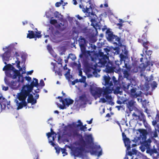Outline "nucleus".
Segmentation results:
<instances>
[{
	"mask_svg": "<svg viewBox=\"0 0 159 159\" xmlns=\"http://www.w3.org/2000/svg\"><path fill=\"white\" fill-rule=\"evenodd\" d=\"M105 81V85L106 87L104 89H103L102 95L103 96L105 95L109 94L112 93V91L114 89V87L112 81H111V77L109 76L105 75L103 76Z\"/></svg>",
	"mask_w": 159,
	"mask_h": 159,
	"instance_id": "obj_1",
	"label": "nucleus"
},
{
	"mask_svg": "<svg viewBox=\"0 0 159 159\" xmlns=\"http://www.w3.org/2000/svg\"><path fill=\"white\" fill-rule=\"evenodd\" d=\"M18 98L21 102H19L18 100H15V102L18 106L17 109L19 110L27 106V103L25 100L26 98L29 95L21 91L18 94Z\"/></svg>",
	"mask_w": 159,
	"mask_h": 159,
	"instance_id": "obj_2",
	"label": "nucleus"
},
{
	"mask_svg": "<svg viewBox=\"0 0 159 159\" xmlns=\"http://www.w3.org/2000/svg\"><path fill=\"white\" fill-rule=\"evenodd\" d=\"M34 80L32 81L30 84L23 85L21 91L29 95L33 90L34 87H38L39 85L38 80L36 78H34Z\"/></svg>",
	"mask_w": 159,
	"mask_h": 159,
	"instance_id": "obj_3",
	"label": "nucleus"
},
{
	"mask_svg": "<svg viewBox=\"0 0 159 159\" xmlns=\"http://www.w3.org/2000/svg\"><path fill=\"white\" fill-rule=\"evenodd\" d=\"M6 75L7 77L12 78L13 79H16L17 77H18V82H21L22 83H24V78L18 70H16V72L12 70L7 71L6 72Z\"/></svg>",
	"mask_w": 159,
	"mask_h": 159,
	"instance_id": "obj_4",
	"label": "nucleus"
},
{
	"mask_svg": "<svg viewBox=\"0 0 159 159\" xmlns=\"http://www.w3.org/2000/svg\"><path fill=\"white\" fill-rule=\"evenodd\" d=\"M68 136L75 139L76 138H79L80 140V144L84 145L85 144V142L83 138L82 135L80 134L78 131L77 130H74L70 133H68Z\"/></svg>",
	"mask_w": 159,
	"mask_h": 159,
	"instance_id": "obj_5",
	"label": "nucleus"
},
{
	"mask_svg": "<svg viewBox=\"0 0 159 159\" xmlns=\"http://www.w3.org/2000/svg\"><path fill=\"white\" fill-rule=\"evenodd\" d=\"M98 57L99 60L98 63L100 64L101 66L104 67L107 64L108 57L106 55H104L103 52H99Z\"/></svg>",
	"mask_w": 159,
	"mask_h": 159,
	"instance_id": "obj_6",
	"label": "nucleus"
},
{
	"mask_svg": "<svg viewBox=\"0 0 159 159\" xmlns=\"http://www.w3.org/2000/svg\"><path fill=\"white\" fill-rule=\"evenodd\" d=\"M91 94L93 96L100 97L103 93V89L102 88L94 86H91L90 88Z\"/></svg>",
	"mask_w": 159,
	"mask_h": 159,
	"instance_id": "obj_7",
	"label": "nucleus"
},
{
	"mask_svg": "<svg viewBox=\"0 0 159 159\" xmlns=\"http://www.w3.org/2000/svg\"><path fill=\"white\" fill-rule=\"evenodd\" d=\"M112 81L113 84H114L113 86L114 87V93L115 94H121L122 93V91H120L121 87L120 85L119 84V82L116 80V78L114 76L112 77Z\"/></svg>",
	"mask_w": 159,
	"mask_h": 159,
	"instance_id": "obj_8",
	"label": "nucleus"
},
{
	"mask_svg": "<svg viewBox=\"0 0 159 159\" xmlns=\"http://www.w3.org/2000/svg\"><path fill=\"white\" fill-rule=\"evenodd\" d=\"M81 144V145L80 147H77L75 148L73 152L74 155L76 156H82L83 155V152L85 151V148L84 147L86 145L85 143V145Z\"/></svg>",
	"mask_w": 159,
	"mask_h": 159,
	"instance_id": "obj_9",
	"label": "nucleus"
},
{
	"mask_svg": "<svg viewBox=\"0 0 159 159\" xmlns=\"http://www.w3.org/2000/svg\"><path fill=\"white\" fill-rule=\"evenodd\" d=\"M4 80L5 83L12 89H17L19 87V85H17L18 82H19L18 81L12 80L10 81L9 79L6 78H4Z\"/></svg>",
	"mask_w": 159,
	"mask_h": 159,
	"instance_id": "obj_10",
	"label": "nucleus"
},
{
	"mask_svg": "<svg viewBox=\"0 0 159 159\" xmlns=\"http://www.w3.org/2000/svg\"><path fill=\"white\" fill-rule=\"evenodd\" d=\"M132 116L134 117V119L135 120L142 121L143 124H144L146 122V117L142 111H140L139 115H137L135 113H134L132 114Z\"/></svg>",
	"mask_w": 159,
	"mask_h": 159,
	"instance_id": "obj_11",
	"label": "nucleus"
},
{
	"mask_svg": "<svg viewBox=\"0 0 159 159\" xmlns=\"http://www.w3.org/2000/svg\"><path fill=\"white\" fill-rule=\"evenodd\" d=\"M89 2V4H90V5L89 7H88L87 6L86 7V8L85 9L84 8H82V6L81 5H80L79 7L81 8H82V11L84 12H87L88 13H89V14H90V15L93 16H95L96 17H97V16L96 15L93 13V11H92L91 12H90L89 11V9H91V10L93 9V4H91V3L90 2V1H89L88 2Z\"/></svg>",
	"mask_w": 159,
	"mask_h": 159,
	"instance_id": "obj_12",
	"label": "nucleus"
},
{
	"mask_svg": "<svg viewBox=\"0 0 159 159\" xmlns=\"http://www.w3.org/2000/svg\"><path fill=\"white\" fill-rule=\"evenodd\" d=\"M106 33L107 34V37L108 41L117 44L116 42H114V39L116 35L113 34V32L110 31V29L107 30Z\"/></svg>",
	"mask_w": 159,
	"mask_h": 159,
	"instance_id": "obj_13",
	"label": "nucleus"
},
{
	"mask_svg": "<svg viewBox=\"0 0 159 159\" xmlns=\"http://www.w3.org/2000/svg\"><path fill=\"white\" fill-rule=\"evenodd\" d=\"M8 47H6V49H8L7 51H6L2 55L3 59L6 61L9 60L11 57V51L8 49Z\"/></svg>",
	"mask_w": 159,
	"mask_h": 159,
	"instance_id": "obj_14",
	"label": "nucleus"
},
{
	"mask_svg": "<svg viewBox=\"0 0 159 159\" xmlns=\"http://www.w3.org/2000/svg\"><path fill=\"white\" fill-rule=\"evenodd\" d=\"M149 153L154 159L158 158L159 157V153L156 149L153 148L149 150Z\"/></svg>",
	"mask_w": 159,
	"mask_h": 159,
	"instance_id": "obj_15",
	"label": "nucleus"
},
{
	"mask_svg": "<svg viewBox=\"0 0 159 159\" xmlns=\"http://www.w3.org/2000/svg\"><path fill=\"white\" fill-rule=\"evenodd\" d=\"M136 88H132L130 90L131 95L133 98H136L137 97L141 96L142 93L141 91L139 92V93L136 92Z\"/></svg>",
	"mask_w": 159,
	"mask_h": 159,
	"instance_id": "obj_16",
	"label": "nucleus"
},
{
	"mask_svg": "<svg viewBox=\"0 0 159 159\" xmlns=\"http://www.w3.org/2000/svg\"><path fill=\"white\" fill-rule=\"evenodd\" d=\"M27 99V102L28 103H31L32 105H33L37 103L36 99H34L32 94L30 93Z\"/></svg>",
	"mask_w": 159,
	"mask_h": 159,
	"instance_id": "obj_17",
	"label": "nucleus"
},
{
	"mask_svg": "<svg viewBox=\"0 0 159 159\" xmlns=\"http://www.w3.org/2000/svg\"><path fill=\"white\" fill-rule=\"evenodd\" d=\"M52 64H53V70L55 71V73H57V74L60 76L62 75V70L61 68L58 67L57 66L55 65L54 64L53 62H52Z\"/></svg>",
	"mask_w": 159,
	"mask_h": 159,
	"instance_id": "obj_18",
	"label": "nucleus"
},
{
	"mask_svg": "<svg viewBox=\"0 0 159 159\" xmlns=\"http://www.w3.org/2000/svg\"><path fill=\"white\" fill-rule=\"evenodd\" d=\"M123 141L125 143V146L126 147L127 150L128 151L130 150L131 148L130 145L131 142L129 139V138H126Z\"/></svg>",
	"mask_w": 159,
	"mask_h": 159,
	"instance_id": "obj_19",
	"label": "nucleus"
},
{
	"mask_svg": "<svg viewBox=\"0 0 159 159\" xmlns=\"http://www.w3.org/2000/svg\"><path fill=\"white\" fill-rule=\"evenodd\" d=\"M85 43V39L84 38L81 36L79 39V45L80 48H84Z\"/></svg>",
	"mask_w": 159,
	"mask_h": 159,
	"instance_id": "obj_20",
	"label": "nucleus"
},
{
	"mask_svg": "<svg viewBox=\"0 0 159 159\" xmlns=\"http://www.w3.org/2000/svg\"><path fill=\"white\" fill-rule=\"evenodd\" d=\"M135 103V102L134 101L131 100L129 101L128 103H126L127 107L130 111L133 110V107H134Z\"/></svg>",
	"mask_w": 159,
	"mask_h": 159,
	"instance_id": "obj_21",
	"label": "nucleus"
},
{
	"mask_svg": "<svg viewBox=\"0 0 159 159\" xmlns=\"http://www.w3.org/2000/svg\"><path fill=\"white\" fill-rule=\"evenodd\" d=\"M85 139L87 143L91 144L93 143V139L91 134L86 135L85 136Z\"/></svg>",
	"mask_w": 159,
	"mask_h": 159,
	"instance_id": "obj_22",
	"label": "nucleus"
},
{
	"mask_svg": "<svg viewBox=\"0 0 159 159\" xmlns=\"http://www.w3.org/2000/svg\"><path fill=\"white\" fill-rule=\"evenodd\" d=\"M122 63V62L120 61H119L118 60H116L115 61V64L116 66L114 68L117 71L120 72L121 70V69L120 67V65Z\"/></svg>",
	"mask_w": 159,
	"mask_h": 159,
	"instance_id": "obj_23",
	"label": "nucleus"
},
{
	"mask_svg": "<svg viewBox=\"0 0 159 159\" xmlns=\"http://www.w3.org/2000/svg\"><path fill=\"white\" fill-rule=\"evenodd\" d=\"M64 100L65 103V105L68 107L70 105L72 104L74 102V100L70 98H65Z\"/></svg>",
	"mask_w": 159,
	"mask_h": 159,
	"instance_id": "obj_24",
	"label": "nucleus"
},
{
	"mask_svg": "<svg viewBox=\"0 0 159 159\" xmlns=\"http://www.w3.org/2000/svg\"><path fill=\"white\" fill-rule=\"evenodd\" d=\"M138 131L143 135L144 138H146L148 133L146 130L144 129H139Z\"/></svg>",
	"mask_w": 159,
	"mask_h": 159,
	"instance_id": "obj_25",
	"label": "nucleus"
},
{
	"mask_svg": "<svg viewBox=\"0 0 159 159\" xmlns=\"http://www.w3.org/2000/svg\"><path fill=\"white\" fill-rule=\"evenodd\" d=\"M29 33L27 34V37L30 39L35 38L34 32L33 31H28Z\"/></svg>",
	"mask_w": 159,
	"mask_h": 159,
	"instance_id": "obj_26",
	"label": "nucleus"
},
{
	"mask_svg": "<svg viewBox=\"0 0 159 159\" xmlns=\"http://www.w3.org/2000/svg\"><path fill=\"white\" fill-rule=\"evenodd\" d=\"M122 71L123 73L124 76V78H127V79H129V74L128 72V70H125L124 69H122Z\"/></svg>",
	"mask_w": 159,
	"mask_h": 159,
	"instance_id": "obj_27",
	"label": "nucleus"
},
{
	"mask_svg": "<svg viewBox=\"0 0 159 159\" xmlns=\"http://www.w3.org/2000/svg\"><path fill=\"white\" fill-rule=\"evenodd\" d=\"M107 73H110L113 72L114 69L111 66H110L106 65V68L105 69Z\"/></svg>",
	"mask_w": 159,
	"mask_h": 159,
	"instance_id": "obj_28",
	"label": "nucleus"
},
{
	"mask_svg": "<svg viewBox=\"0 0 159 159\" xmlns=\"http://www.w3.org/2000/svg\"><path fill=\"white\" fill-rule=\"evenodd\" d=\"M16 59L17 60L16 61V63L17 64L16 67L19 69V71H22V69L20 66V61L19 60V59L18 57H16Z\"/></svg>",
	"mask_w": 159,
	"mask_h": 159,
	"instance_id": "obj_29",
	"label": "nucleus"
},
{
	"mask_svg": "<svg viewBox=\"0 0 159 159\" xmlns=\"http://www.w3.org/2000/svg\"><path fill=\"white\" fill-rule=\"evenodd\" d=\"M80 100L84 102H86L87 98L85 95H83L80 97Z\"/></svg>",
	"mask_w": 159,
	"mask_h": 159,
	"instance_id": "obj_30",
	"label": "nucleus"
},
{
	"mask_svg": "<svg viewBox=\"0 0 159 159\" xmlns=\"http://www.w3.org/2000/svg\"><path fill=\"white\" fill-rule=\"evenodd\" d=\"M120 61L122 62V61H124V62H125V59L127 57L126 56H125L123 54L121 53L120 55Z\"/></svg>",
	"mask_w": 159,
	"mask_h": 159,
	"instance_id": "obj_31",
	"label": "nucleus"
},
{
	"mask_svg": "<svg viewBox=\"0 0 159 159\" xmlns=\"http://www.w3.org/2000/svg\"><path fill=\"white\" fill-rule=\"evenodd\" d=\"M124 66H123V67H125L126 68V70H128V71H129L131 70L130 66L128 62L125 63V62H124Z\"/></svg>",
	"mask_w": 159,
	"mask_h": 159,
	"instance_id": "obj_32",
	"label": "nucleus"
},
{
	"mask_svg": "<svg viewBox=\"0 0 159 159\" xmlns=\"http://www.w3.org/2000/svg\"><path fill=\"white\" fill-rule=\"evenodd\" d=\"M146 35V34H143L142 36V38H143V37L144 39L145 40H144L143 39H139L138 40V41L139 43H142V44H143V43H144L145 42V41L146 40V38H145V36Z\"/></svg>",
	"mask_w": 159,
	"mask_h": 159,
	"instance_id": "obj_33",
	"label": "nucleus"
},
{
	"mask_svg": "<svg viewBox=\"0 0 159 159\" xmlns=\"http://www.w3.org/2000/svg\"><path fill=\"white\" fill-rule=\"evenodd\" d=\"M157 82L155 81H154L151 84V86L152 88V90H153L157 87Z\"/></svg>",
	"mask_w": 159,
	"mask_h": 159,
	"instance_id": "obj_34",
	"label": "nucleus"
},
{
	"mask_svg": "<svg viewBox=\"0 0 159 159\" xmlns=\"http://www.w3.org/2000/svg\"><path fill=\"white\" fill-rule=\"evenodd\" d=\"M60 102H62V103L63 105H61L60 106L59 108L61 109H64L65 108H66V107H65L66 105H65V102L63 100L61 99V100H60Z\"/></svg>",
	"mask_w": 159,
	"mask_h": 159,
	"instance_id": "obj_35",
	"label": "nucleus"
},
{
	"mask_svg": "<svg viewBox=\"0 0 159 159\" xmlns=\"http://www.w3.org/2000/svg\"><path fill=\"white\" fill-rule=\"evenodd\" d=\"M35 33L36 34H35V38H39L41 37L42 35L41 34V32L40 31L35 32Z\"/></svg>",
	"mask_w": 159,
	"mask_h": 159,
	"instance_id": "obj_36",
	"label": "nucleus"
},
{
	"mask_svg": "<svg viewBox=\"0 0 159 159\" xmlns=\"http://www.w3.org/2000/svg\"><path fill=\"white\" fill-rule=\"evenodd\" d=\"M149 43L148 41H147L145 42L144 43H143V44H142L143 46L145 48L146 50H148V44Z\"/></svg>",
	"mask_w": 159,
	"mask_h": 159,
	"instance_id": "obj_37",
	"label": "nucleus"
},
{
	"mask_svg": "<svg viewBox=\"0 0 159 159\" xmlns=\"http://www.w3.org/2000/svg\"><path fill=\"white\" fill-rule=\"evenodd\" d=\"M6 99L3 97L2 96H0V102L3 105V103H5L6 102Z\"/></svg>",
	"mask_w": 159,
	"mask_h": 159,
	"instance_id": "obj_38",
	"label": "nucleus"
},
{
	"mask_svg": "<svg viewBox=\"0 0 159 159\" xmlns=\"http://www.w3.org/2000/svg\"><path fill=\"white\" fill-rule=\"evenodd\" d=\"M86 125H81V126L80 128V129L81 131H85L87 129V127H86Z\"/></svg>",
	"mask_w": 159,
	"mask_h": 159,
	"instance_id": "obj_39",
	"label": "nucleus"
},
{
	"mask_svg": "<svg viewBox=\"0 0 159 159\" xmlns=\"http://www.w3.org/2000/svg\"><path fill=\"white\" fill-rule=\"evenodd\" d=\"M70 70L69 69H68V71L66 72L65 74V75L67 79L70 78Z\"/></svg>",
	"mask_w": 159,
	"mask_h": 159,
	"instance_id": "obj_40",
	"label": "nucleus"
},
{
	"mask_svg": "<svg viewBox=\"0 0 159 159\" xmlns=\"http://www.w3.org/2000/svg\"><path fill=\"white\" fill-rule=\"evenodd\" d=\"M61 152L62 154H63V156H65L67 154V152H66V149L65 148H61Z\"/></svg>",
	"mask_w": 159,
	"mask_h": 159,
	"instance_id": "obj_41",
	"label": "nucleus"
},
{
	"mask_svg": "<svg viewBox=\"0 0 159 159\" xmlns=\"http://www.w3.org/2000/svg\"><path fill=\"white\" fill-rule=\"evenodd\" d=\"M115 40H114V42L115 41H116L118 43H120V38L118 37L116 35L115 37Z\"/></svg>",
	"mask_w": 159,
	"mask_h": 159,
	"instance_id": "obj_42",
	"label": "nucleus"
},
{
	"mask_svg": "<svg viewBox=\"0 0 159 159\" xmlns=\"http://www.w3.org/2000/svg\"><path fill=\"white\" fill-rule=\"evenodd\" d=\"M104 52L106 53L107 55H109V53L110 51V48L108 47V48H106L104 49Z\"/></svg>",
	"mask_w": 159,
	"mask_h": 159,
	"instance_id": "obj_43",
	"label": "nucleus"
},
{
	"mask_svg": "<svg viewBox=\"0 0 159 159\" xmlns=\"http://www.w3.org/2000/svg\"><path fill=\"white\" fill-rule=\"evenodd\" d=\"M78 122L79 123V124H75L74 125L75 127H78L80 126L81 125H82L83 123L80 120H78Z\"/></svg>",
	"mask_w": 159,
	"mask_h": 159,
	"instance_id": "obj_44",
	"label": "nucleus"
},
{
	"mask_svg": "<svg viewBox=\"0 0 159 159\" xmlns=\"http://www.w3.org/2000/svg\"><path fill=\"white\" fill-rule=\"evenodd\" d=\"M57 23V20L55 19H51L50 20V23L52 25H54Z\"/></svg>",
	"mask_w": 159,
	"mask_h": 159,
	"instance_id": "obj_45",
	"label": "nucleus"
},
{
	"mask_svg": "<svg viewBox=\"0 0 159 159\" xmlns=\"http://www.w3.org/2000/svg\"><path fill=\"white\" fill-rule=\"evenodd\" d=\"M58 61H59L58 62V64H60L61 65V68L62 66V60L61 58L59 57L58 59Z\"/></svg>",
	"mask_w": 159,
	"mask_h": 159,
	"instance_id": "obj_46",
	"label": "nucleus"
},
{
	"mask_svg": "<svg viewBox=\"0 0 159 159\" xmlns=\"http://www.w3.org/2000/svg\"><path fill=\"white\" fill-rule=\"evenodd\" d=\"M61 148H60L55 147V149L56 150V152L57 154H59L60 152V150H61Z\"/></svg>",
	"mask_w": 159,
	"mask_h": 159,
	"instance_id": "obj_47",
	"label": "nucleus"
},
{
	"mask_svg": "<svg viewBox=\"0 0 159 159\" xmlns=\"http://www.w3.org/2000/svg\"><path fill=\"white\" fill-rule=\"evenodd\" d=\"M145 52H146V54L148 56L150 55L152 53V51H151V50H146Z\"/></svg>",
	"mask_w": 159,
	"mask_h": 159,
	"instance_id": "obj_48",
	"label": "nucleus"
},
{
	"mask_svg": "<svg viewBox=\"0 0 159 159\" xmlns=\"http://www.w3.org/2000/svg\"><path fill=\"white\" fill-rule=\"evenodd\" d=\"M105 96L106 99L107 100H111L112 98L111 96H110L109 94L106 95Z\"/></svg>",
	"mask_w": 159,
	"mask_h": 159,
	"instance_id": "obj_49",
	"label": "nucleus"
},
{
	"mask_svg": "<svg viewBox=\"0 0 159 159\" xmlns=\"http://www.w3.org/2000/svg\"><path fill=\"white\" fill-rule=\"evenodd\" d=\"M117 26H118V28L120 29L121 30L122 29V27L123 26V24L122 23H118L117 24Z\"/></svg>",
	"mask_w": 159,
	"mask_h": 159,
	"instance_id": "obj_50",
	"label": "nucleus"
},
{
	"mask_svg": "<svg viewBox=\"0 0 159 159\" xmlns=\"http://www.w3.org/2000/svg\"><path fill=\"white\" fill-rule=\"evenodd\" d=\"M40 85L42 87H43L45 85L44 83L43 80H41L40 81Z\"/></svg>",
	"mask_w": 159,
	"mask_h": 159,
	"instance_id": "obj_51",
	"label": "nucleus"
},
{
	"mask_svg": "<svg viewBox=\"0 0 159 159\" xmlns=\"http://www.w3.org/2000/svg\"><path fill=\"white\" fill-rule=\"evenodd\" d=\"M24 78V79L25 78L26 80H27L28 82H30L31 80V78L30 76H25V78Z\"/></svg>",
	"mask_w": 159,
	"mask_h": 159,
	"instance_id": "obj_52",
	"label": "nucleus"
},
{
	"mask_svg": "<svg viewBox=\"0 0 159 159\" xmlns=\"http://www.w3.org/2000/svg\"><path fill=\"white\" fill-rule=\"evenodd\" d=\"M122 135L123 140L125 139L126 138H127L126 135L125 134V133L124 132L122 133Z\"/></svg>",
	"mask_w": 159,
	"mask_h": 159,
	"instance_id": "obj_53",
	"label": "nucleus"
},
{
	"mask_svg": "<svg viewBox=\"0 0 159 159\" xmlns=\"http://www.w3.org/2000/svg\"><path fill=\"white\" fill-rule=\"evenodd\" d=\"M11 67L12 65L10 64H8L7 65V69L8 71L10 70H11Z\"/></svg>",
	"mask_w": 159,
	"mask_h": 159,
	"instance_id": "obj_54",
	"label": "nucleus"
},
{
	"mask_svg": "<svg viewBox=\"0 0 159 159\" xmlns=\"http://www.w3.org/2000/svg\"><path fill=\"white\" fill-rule=\"evenodd\" d=\"M10 101H7L6 100V102H5L3 103V105L4 106H6V105L7 106L9 105H10Z\"/></svg>",
	"mask_w": 159,
	"mask_h": 159,
	"instance_id": "obj_55",
	"label": "nucleus"
},
{
	"mask_svg": "<svg viewBox=\"0 0 159 159\" xmlns=\"http://www.w3.org/2000/svg\"><path fill=\"white\" fill-rule=\"evenodd\" d=\"M154 127L155 130L159 132V125L157 124Z\"/></svg>",
	"mask_w": 159,
	"mask_h": 159,
	"instance_id": "obj_56",
	"label": "nucleus"
},
{
	"mask_svg": "<svg viewBox=\"0 0 159 159\" xmlns=\"http://www.w3.org/2000/svg\"><path fill=\"white\" fill-rule=\"evenodd\" d=\"M2 89L3 90H4V91H7L8 89V87L7 86L5 87V86H4L3 85H2Z\"/></svg>",
	"mask_w": 159,
	"mask_h": 159,
	"instance_id": "obj_57",
	"label": "nucleus"
},
{
	"mask_svg": "<svg viewBox=\"0 0 159 159\" xmlns=\"http://www.w3.org/2000/svg\"><path fill=\"white\" fill-rule=\"evenodd\" d=\"M61 2H57L55 4V6L57 7H58L61 5Z\"/></svg>",
	"mask_w": 159,
	"mask_h": 159,
	"instance_id": "obj_58",
	"label": "nucleus"
},
{
	"mask_svg": "<svg viewBox=\"0 0 159 159\" xmlns=\"http://www.w3.org/2000/svg\"><path fill=\"white\" fill-rule=\"evenodd\" d=\"M49 143H51V144L52 145V146L54 147H56L57 145L54 143L51 140L49 141Z\"/></svg>",
	"mask_w": 159,
	"mask_h": 159,
	"instance_id": "obj_59",
	"label": "nucleus"
},
{
	"mask_svg": "<svg viewBox=\"0 0 159 159\" xmlns=\"http://www.w3.org/2000/svg\"><path fill=\"white\" fill-rule=\"evenodd\" d=\"M90 152L91 153V154H94V155H96L97 153V152L96 151H93L92 150V151H90Z\"/></svg>",
	"mask_w": 159,
	"mask_h": 159,
	"instance_id": "obj_60",
	"label": "nucleus"
},
{
	"mask_svg": "<svg viewBox=\"0 0 159 159\" xmlns=\"http://www.w3.org/2000/svg\"><path fill=\"white\" fill-rule=\"evenodd\" d=\"M152 125L155 127L157 125V122L156 120H153L152 122Z\"/></svg>",
	"mask_w": 159,
	"mask_h": 159,
	"instance_id": "obj_61",
	"label": "nucleus"
},
{
	"mask_svg": "<svg viewBox=\"0 0 159 159\" xmlns=\"http://www.w3.org/2000/svg\"><path fill=\"white\" fill-rule=\"evenodd\" d=\"M132 152L133 154H136L137 153V151L135 149L133 148L132 149Z\"/></svg>",
	"mask_w": 159,
	"mask_h": 159,
	"instance_id": "obj_62",
	"label": "nucleus"
},
{
	"mask_svg": "<svg viewBox=\"0 0 159 159\" xmlns=\"http://www.w3.org/2000/svg\"><path fill=\"white\" fill-rule=\"evenodd\" d=\"M47 49L49 51L52 50V48L51 46L49 44H48L47 45Z\"/></svg>",
	"mask_w": 159,
	"mask_h": 159,
	"instance_id": "obj_63",
	"label": "nucleus"
},
{
	"mask_svg": "<svg viewBox=\"0 0 159 159\" xmlns=\"http://www.w3.org/2000/svg\"><path fill=\"white\" fill-rule=\"evenodd\" d=\"M143 145L144 146H145V147H147L148 146H149V144H148V142L146 141H145L144 143H143Z\"/></svg>",
	"mask_w": 159,
	"mask_h": 159,
	"instance_id": "obj_64",
	"label": "nucleus"
}]
</instances>
